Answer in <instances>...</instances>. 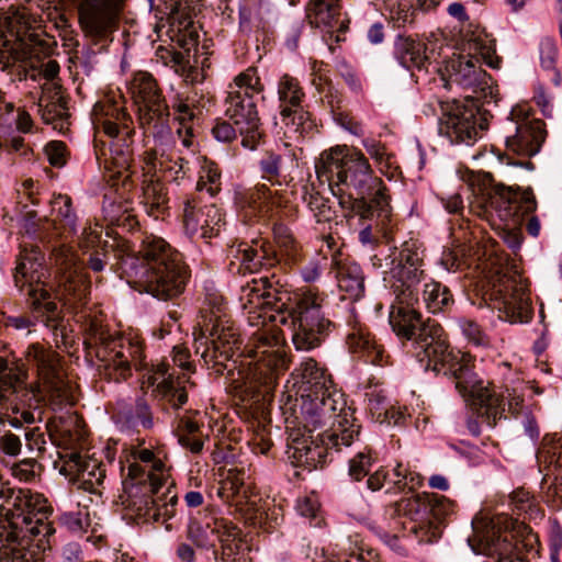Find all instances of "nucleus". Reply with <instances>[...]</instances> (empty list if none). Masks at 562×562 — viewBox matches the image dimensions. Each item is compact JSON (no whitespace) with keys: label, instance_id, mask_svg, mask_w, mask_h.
<instances>
[{"label":"nucleus","instance_id":"nucleus-32","mask_svg":"<svg viewBox=\"0 0 562 562\" xmlns=\"http://www.w3.org/2000/svg\"><path fill=\"white\" fill-rule=\"evenodd\" d=\"M249 475L244 468H232L218 488V496L241 513L255 509L257 501L250 491Z\"/></svg>","mask_w":562,"mask_h":562},{"label":"nucleus","instance_id":"nucleus-4","mask_svg":"<svg viewBox=\"0 0 562 562\" xmlns=\"http://www.w3.org/2000/svg\"><path fill=\"white\" fill-rule=\"evenodd\" d=\"M139 240L137 251L121 237L105 241L101 249L89 254L88 268L101 272L110 263L128 284L161 301L181 294L189 278L182 255L159 236L146 234Z\"/></svg>","mask_w":562,"mask_h":562},{"label":"nucleus","instance_id":"nucleus-22","mask_svg":"<svg viewBox=\"0 0 562 562\" xmlns=\"http://www.w3.org/2000/svg\"><path fill=\"white\" fill-rule=\"evenodd\" d=\"M224 225V215L215 204L201 206L194 199L184 200L182 228L190 239L206 240L216 237Z\"/></svg>","mask_w":562,"mask_h":562},{"label":"nucleus","instance_id":"nucleus-18","mask_svg":"<svg viewBox=\"0 0 562 562\" xmlns=\"http://www.w3.org/2000/svg\"><path fill=\"white\" fill-rule=\"evenodd\" d=\"M487 128V120L479 115L473 105L453 102L443 108L439 119V135L446 137L450 144L472 145Z\"/></svg>","mask_w":562,"mask_h":562},{"label":"nucleus","instance_id":"nucleus-49","mask_svg":"<svg viewBox=\"0 0 562 562\" xmlns=\"http://www.w3.org/2000/svg\"><path fill=\"white\" fill-rule=\"evenodd\" d=\"M279 110H291L303 105L305 92L297 78L284 74L277 85Z\"/></svg>","mask_w":562,"mask_h":562},{"label":"nucleus","instance_id":"nucleus-52","mask_svg":"<svg viewBox=\"0 0 562 562\" xmlns=\"http://www.w3.org/2000/svg\"><path fill=\"white\" fill-rule=\"evenodd\" d=\"M202 1L203 0H160L164 5V12L180 23L196 15L203 7Z\"/></svg>","mask_w":562,"mask_h":562},{"label":"nucleus","instance_id":"nucleus-62","mask_svg":"<svg viewBox=\"0 0 562 562\" xmlns=\"http://www.w3.org/2000/svg\"><path fill=\"white\" fill-rule=\"evenodd\" d=\"M238 130L233 122L216 120L212 126L211 134L221 143H231L237 138Z\"/></svg>","mask_w":562,"mask_h":562},{"label":"nucleus","instance_id":"nucleus-34","mask_svg":"<svg viewBox=\"0 0 562 562\" xmlns=\"http://www.w3.org/2000/svg\"><path fill=\"white\" fill-rule=\"evenodd\" d=\"M145 160L165 180L179 184L184 179H192L195 153L179 151L177 157L161 155L159 158L154 153H146Z\"/></svg>","mask_w":562,"mask_h":562},{"label":"nucleus","instance_id":"nucleus-31","mask_svg":"<svg viewBox=\"0 0 562 562\" xmlns=\"http://www.w3.org/2000/svg\"><path fill=\"white\" fill-rule=\"evenodd\" d=\"M469 546L475 554L486 557L483 562H527L514 553L515 546L509 535L498 530L490 529L477 539H470Z\"/></svg>","mask_w":562,"mask_h":562},{"label":"nucleus","instance_id":"nucleus-63","mask_svg":"<svg viewBox=\"0 0 562 562\" xmlns=\"http://www.w3.org/2000/svg\"><path fill=\"white\" fill-rule=\"evenodd\" d=\"M415 9L408 3H400L391 11V19L396 27H405L415 21Z\"/></svg>","mask_w":562,"mask_h":562},{"label":"nucleus","instance_id":"nucleus-50","mask_svg":"<svg viewBox=\"0 0 562 562\" xmlns=\"http://www.w3.org/2000/svg\"><path fill=\"white\" fill-rule=\"evenodd\" d=\"M269 11L265 0H244L239 4V30L250 33L263 27V16Z\"/></svg>","mask_w":562,"mask_h":562},{"label":"nucleus","instance_id":"nucleus-27","mask_svg":"<svg viewBox=\"0 0 562 562\" xmlns=\"http://www.w3.org/2000/svg\"><path fill=\"white\" fill-rule=\"evenodd\" d=\"M393 57L409 71H426L436 60V52L417 35L397 34L393 43Z\"/></svg>","mask_w":562,"mask_h":562},{"label":"nucleus","instance_id":"nucleus-53","mask_svg":"<svg viewBox=\"0 0 562 562\" xmlns=\"http://www.w3.org/2000/svg\"><path fill=\"white\" fill-rule=\"evenodd\" d=\"M375 461L376 458L372 449L366 447L350 458L348 462V476L352 482H361L370 474Z\"/></svg>","mask_w":562,"mask_h":562},{"label":"nucleus","instance_id":"nucleus-30","mask_svg":"<svg viewBox=\"0 0 562 562\" xmlns=\"http://www.w3.org/2000/svg\"><path fill=\"white\" fill-rule=\"evenodd\" d=\"M479 60L460 58L452 64L450 78L460 87L472 90L474 98L490 103L494 98L491 76L479 65Z\"/></svg>","mask_w":562,"mask_h":562},{"label":"nucleus","instance_id":"nucleus-42","mask_svg":"<svg viewBox=\"0 0 562 562\" xmlns=\"http://www.w3.org/2000/svg\"><path fill=\"white\" fill-rule=\"evenodd\" d=\"M140 204L144 211L154 218L164 217L169 210L167 188L160 180L145 181L142 188Z\"/></svg>","mask_w":562,"mask_h":562},{"label":"nucleus","instance_id":"nucleus-6","mask_svg":"<svg viewBox=\"0 0 562 562\" xmlns=\"http://www.w3.org/2000/svg\"><path fill=\"white\" fill-rule=\"evenodd\" d=\"M315 172L321 183H327L333 194L340 187L353 188L358 198L350 200L352 213L366 215L371 207L378 209V217H386L389 211L387 188L376 177L364 154L357 148L335 146L321 154L315 162Z\"/></svg>","mask_w":562,"mask_h":562},{"label":"nucleus","instance_id":"nucleus-36","mask_svg":"<svg viewBox=\"0 0 562 562\" xmlns=\"http://www.w3.org/2000/svg\"><path fill=\"white\" fill-rule=\"evenodd\" d=\"M212 535H216L221 543V551L211 548L216 562H241L239 551L243 548L240 530L232 521L214 519Z\"/></svg>","mask_w":562,"mask_h":562},{"label":"nucleus","instance_id":"nucleus-15","mask_svg":"<svg viewBox=\"0 0 562 562\" xmlns=\"http://www.w3.org/2000/svg\"><path fill=\"white\" fill-rule=\"evenodd\" d=\"M130 90L138 105L140 127L155 138L169 135V106L154 76L147 71L135 72Z\"/></svg>","mask_w":562,"mask_h":562},{"label":"nucleus","instance_id":"nucleus-21","mask_svg":"<svg viewBox=\"0 0 562 562\" xmlns=\"http://www.w3.org/2000/svg\"><path fill=\"white\" fill-rule=\"evenodd\" d=\"M53 259L59 274V286L64 294L76 302H83L90 292V280L86 265L69 246L59 245L53 250Z\"/></svg>","mask_w":562,"mask_h":562},{"label":"nucleus","instance_id":"nucleus-64","mask_svg":"<svg viewBox=\"0 0 562 562\" xmlns=\"http://www.w3.org/2000/svg\"><path fill=\"white\" fill-rule=\"evenodd\" d=\"M44 150L53 167L60 168L66 164V145L63 142H49Z\"/></svg>","mask_w":562,"mask_h":562},{"label":"nucleus","instance_id":"nucleus-19","mask_svg":"<svg viewBox=\"0 0 562 562\" xmlns=\"http://www.w3.org/2000/svg\"><path fill=\"white\" fill-rule=\"evenodd\" d=\"M74 3L85 36L101 41L115 31L124 0H74Z\"/></svg>","mask_w":562,"mask_h":562},{"label":"nucleus","instance_id":"nucleus-24","mask_svg":"<svg viewBox=\"0 0 562 562\" xmlns=\"http://www.w3.org/2000/svg\"><path fill=\"white\" fill-rule=\"evenodd\" d=\"M232 260L229 270L238 273H258L277 267L274 247L265 239H252L250 243L240 241L229 248Z\"/></svg>","mask_w":562,"mask_h":562},{"label":"nucleus","instance_id":"nucleus-37","mask_svg":"<svg viewBox=\"0 0 562 562\" xmlns=\"http://www.w3.org/2000/svg\"><path fill=\"white\" fill-rule=\"evenodd\" d=\"M67 101L61 94L59 83L43 86V92L38 101V112L46 124H54V127L63 126L68 116Z\"/></svg>","mask_w":562,"mask_h":562},{"label":"nucleus","instance_id":"nucleus-5","mask_svg":"<svg viewBox=\"0 0 562 562\" xmlns=\"http://www.w3.org/2000/svg\"><path fill=\"white\" fill-rule=\"evenodd\" d=\"M29 367L36 372L37 382L27 383V369L22 362L9 363L0 357V407L20 413L25 422L35 420L32 408L47 400L53 409L74 404L71 387L65 379L60 356L50 346L31 344L25 352Z\"/></svg>","mask_w":562,"mask_h":562},{"label":"nucleus","instance_id":"nucleus-43","mask_svg":"<svg viewBox=\"0 0 562 562\" xmlns=\"http://www.w3.org/2000/svg\"><path fill=\"white\" fill-rule=\"evenodd\" d=\"M422 291V301L426 310L431 314L445 313L450 310L454 303L450 289L434 279L424 280Z\"/></svg>","mask_w":562,"mask_h":562},{"label":"nucleus","instance_id":"nucleus-57","mask_svg":"<svg viewBox=\"0 0 562 562\" xmlns=\"http://www.w3.org/2000/svg\"><path fill=\"white\" fill-rule=\"evenodd\" d=\"M214 521L201 522L198 517L191 516L187 526V538L191 540L194 546L202 549L214 548V542L210 540L209 533H212Z\"/></svg>","mask_w":562,"mask_h":562},{"label":"nucleus","instance_id":"nucleus-23","mask_svg":"<svg viewBox=\"0 0 562 562\" xmlns=\"http://www.w3.org/2000/svg\"><path fill=\"white\" fill-rule=\"evenodd\" d=\"M543 482H550L546 494L547 501L554 508H562V438L546 435L537 452Z\"/></svg>","mask_w":562,"mask_h":562},{"label":"nucleus","instance_id":"nucleus-25","mask_svg":"<svg viewBox=\"0 0 562 562\" xmlns=\"http://www.w3.org/2000/svg\"><path fill=\"white\" fill-rule=\"evenodd\" d=\"M494 294L504 305V312L510 323H528L532 318V308L526 285L518 277L503 276L494 285Z\"/></svg>","mask_w":562,"mask_h":562},{"label":"nucleus","instance_id":"nucleus-16","mask_svg":"<svg viewBox=\"0 0 562 562\" xmlns=\"http://www.w3.org/2000/svg\"><path fill=\"white\" fill-rule=\"evenodd\" d=\"M507 120L506 150L526 158L537 155L548 135L544 122L533 117L527 104L515 105Z\"/></svg>","mask_w":562,"mask_h":562},{"label":"nucleus","instance_id":"nucleus-3","mask_svg":"<svg viewBox=\"0 0 562 562\" xmlns=\"http://www.w3.org/2000/svg\"><path fill=\"white\" fill-rule=\"evenodd\" d=\"M299 371V418L305 432L302 438H293L291 448L299 461L318 467L326 462L330 450L340 451L359 440L361 425L325 367L306 358Z\"/></svg>","mask_w":562,"mask_h":562},{"label":"nucleus","instance_id":"nucleus-35","mask_svg":"<svg viewBox=\"0 0 562 562\" xmlns=\"http://www.w3.org/2000/svg\"><path fill=\"white\" fill-rule=\"evenodd\" d=\"M112 419L121 430H134L139 427L149 430L154 428L157 420L149 403L143 395L137 396L133 404L119 402Z\"/></svg>","mask_w":562,"mask_h":562},{"label":"nucleus","instance_id":"nucleus-14","mask_svg":"<svg viewBox=\"0 0 562 562\" xmlns=\"http://www.w3.org/2000/svg\"><path fill=\"white\" fill-rule=\"evenodd\" d=\"M485 213L494 214L501 224L496 226L498 236L512 249L521 245V234L518 231L524 217L537 209V201L531 189L513 191L503 184H497L484 194Z\"/></svg>","mask_w":562,"mask_h":562},{"label":"nucleus","instance_id":"nucleus-38","mask_svg":"<svg viewBox=\"0 0 562 562\" xmlns=\"http://www.w3.org/2000/svg\"><path fill=\"white\" fill-rule=\"evenodd\" d=\"M273 236L277 247L274 249L277 267L292 269L297 266L302 261L303 254L291 229L283 224H277L273 227Z\"/></svg>","mask_w":562,"mask_h":562},{"label":"nucleus","instance_id":"nucleus-45","mask_svg":"<svg viewBox=\"0 0 562 562\" xmlns=\"http://www.w3.org/2000/svg\"><path fill=\"white\" fill-rule=\"evenodd\" d=\"M194 169H198L195 189L215 196L222 190V175L217 164L205 156L195 154Z\"/></svg>","mask_w":562,"mask_h":562},{"label":"nucleus","instance_id":"nucleus-54","mask_svg":"<svg viewBox=\"0 0 562 562\" xmlns=\"http://www.w3.org/2000/svg\"><path fill=\"white\" fill-rule=\"evenodd\" d=\"M4 416L0 417V457L15 458L21 453L22 440L21 434L13 432L7 428L8 415H12L11 411L5 409Z\"/></svg>","mask_w":562,"mask_h":562},{"label":"nucleus","instance_id":"nucleus-60","mask_svg":"<svg viewBox=\"0 0 562 562\" xmlns=\"http://www.w3.org/2000/svg\"><path fill=\"white\" fill-rule=\"evenodd\" d=\"M540 65L544 70L554 71L557 75L558 48L555 41L551 37H543L539 44Z\"/></svg>","mask_w":562,"mask_h":562},{"label":"nucleus","instance_id":"nucleus-1","mask_svg":"<svg viewBox=\"0 0 562 562\" xmlns=\"http://www.w3.org/2000/svg\"><path fill=\"white\" fill-rule=\"evenodd\" d=\"M424 258V245L414 238L390 248L387 254L380 252L370 258L372 267L382 270L385 285L395 296L389 315L392 330L425 370L453 378L459 393L479 406L482 422L495 427L506 404L514 408L524 400L520 396L509 400L508 391L507 396L498 395L484 385L473 371L470 359L450 349L442 327L434 321L423 319L418 307L419 285L427 278Z\"/></svg>","mask_w":562,"mask_h":562},{"label":"nucleus","instance_id":"nucleus-33","mask_svg":"<svg viewBox=\"0 0 562 562\" xmlns=\"http://www.w3.org/2000/svg\"><path fill=\"white\" fill-rule=\"evenodd\" d=\"M330 273L337 281L341 292L350 300H359L364 294V274L355 260L344 257L340 252L333 255Z\"/></svg>","mask_w":562,"mask_h":562},{"label":"nucleus","instance_id":"nucleus-41","mask_svg":"<svg viewBox=\"0 0 562 562\" xmlns=\"http://www.w3.org/2000/svg\"><path fill=\"white\" fill-rule=\"evenodd\" d=\"M226 303L224 297L216 293H207L201 310L200 321L194 330H200L205 337L206 333H214L221 322H227Z\"/></svg>","mask_w":562,"mask_h":562},{"label":"nucleus","instance_id":"nucleus-44","mask_svg":"<svg viewBox=\"0 0 562 562\" xmlns=\"http://www.w3.org/2000/svg\"><path fill=\"white\" fill-rule=\"evenodd\" d=\"M50 216L55 229L61 234L75 236L77 234V215L72 210L71 199L68 195L58 194L50 201Z\"/></svg>","mask_w":562,"mask_h":562},{"label":"nucleus","instance_id":"nucleus-8","mask_svg":"<svg viewBox=\"0 0 562 562\" xmlns=\"http://www.w3.org/2000/svg\"><path fill=\"white\" fill-rule=\"evenodd\" d=\"M165 464L149 449L134 453V462L128 465L123 481L127 494L126 506L137 516L167 524L177 513L178 496L164 473Z\"/></svg>","mask_w":562,"mask_h":562},{"label":"nucleus","instance_id":"nucleus-12","mask_svg":"<svg viewBox=\"0 0 562 562\" xmlns=\"http://www.w3.org/2000/svg\"><path fill=\"white\" fill-rule=\"evenodd\" d=\"M85 344L87 348L94 350L103 374L109 380H126L131 375L132 367L136 370L143 367V349L138 342L112 335L95 323L90 324Z\"/></svg>","mask_w":562,"mask_h":562},{"label":"nucleus","instance_id":"nucleus-46","mask_svg":"<svg viewBox=\"0 0 562 562\" xmlns=\"http://www.w3.org/2000/svg\"><path fill=\"white\" fill-rule=\"evenodd\" d=\"M469 48L480 55L482 60L491 68H498L501 59L496 55L495 40L485 30L475 27L465 34Z\"/></svg>","mask_w":562,"mask_h":562},{"label":"nucleus","instance_id":"nucleus-13","mask_svg":"<svg viewBox=\"0 0 562 562\" xmlns=\"http://www.w3.org/2000/svg\"><path fill=\"white\" fill-rule=\"evenodd\" d=\"M42 260L43 257L37 249L21 254L14 273L15 286L31 299L34 310L41 313L43 322L54 335L60 331L61 338L65 339V326L59 307L50 300V293L45 288L47 269Z\"/></svg>","mask_w":562,"mask_h":562},{"label":"nucleus","instance_id":"nucleus-9","mask_svg":"<svg viewBox=\"0 0 562 562\" xmlns=\"http://www.w3.org/2000/svg\"><path fill=\"white\" fill-rule=\"evenodd\" d=\"M91 120L97 136L103 134L109 138L108 149L116 168L110 178L117 177L125 186L134 154L135 125L124 98L115 93L104 94L94 103Z\"/></svg>","mask_w":562,"mask_h":562},{"label":"nucleus","instance_id":"nucleus-59","mask_svg":"<svg viewBox=\"0 0 562 562\" xmlns=\"http://www.w3.org/2000/svg\"><path fill=\"white\" fill-rule=\"evenodd\" d=\"M31 79L44 78L48 83H56L54 80L57 78L60 67L55 59L41 60L40 58L32 63ZM46 86V83L44 85Z\"/></svg>","mask_w":562,"mask_h":562},{"label":"nucleus","instance_id":"nucleus-61","mask_svg":"<svg viewBox=\"0 0 562 562\" xmlns=\"http://www.w3.org/2000/svg\"><path fill=\"white\" fill-rule=\"evenodd\" d=\"M440 265L448 272H459L468 267L462 249H445L440 258Z\"/></svg>","mask_w":562,"mask_h":562},{"label":"nucleus","instance_id":"nucleus-55","mask_svg":"<svg viewBox=\"0 0 562 562\" xmlns=\"http://www.w3.org/2000/svg\"><path fill=\"white\" fill-rule=\"evenodd\" d=\"M453 324L470 344L476 347L490 345V337L476 321L460 316L453 319Z\"/></svg>","mask_w":562,"mask_h":562},{"label":"nucleus","instance_id":"nucleus-48","mask_svg":"<svg viewBox=\"0 0 562 562\" xmlns=\"http://www.w3.org/2000/svg\"><path fill=\"white\" fill-rule=\"evenodd\" d=\"M41 406V403L38 404ZM35 411H38V415L41 414L40 407L32 408V412L35 414ZM12 415H8V425L14 428L21 434V438L25 439V445L29 450L34 451H43L45 450V437L44 434L40 430L38 427H32L36 420L29 423L23 419L20 413H13ZM34 418L37 419L34 415Z\"/></svg>","mask_w":562,"mask_h":562},{"label":"nucleus","instance_id":"nucleus-11","mask_svg":"<svg viewBox=\"0 0 562 562\" xmlns=\"http://www.w3.org/2000/svg\"><path fill=\"white\" fill-rule=\"evenodd\" d=\"M392 515L409 520V530L419 542H434L441 537L443 527L456 514V504L442 495L414 494L395 502Z\"/></svg>","mask_w":562,"mask_h":562},{"label":"nucleus","instance_id":"nucleus-47","mask_svg":"<svg viewBox=\"0 0 562 562\" xmlns=\"http://www.w3.org/2000/svg\"><path fill=\"white\" fill-rule=\"evenodd\" d=\"M391 211L392 209L391 205L389 204L386 217L381 221L378 217L376 207H371L370 213L366 215L353 213V215L359 216V220L361 222L362 227L359 231L358 239L362 246L373 248L379 244L380 235L390 221Z\"/></svg>","mask_w":562,"mask_h":562},{"label":"nucleus","instance_id":"nucleus-39","mask_svg":"<svg viewBox=\"0 0 562 562\" xmlns=\"http://www.w3.org/2000/svg\"><path fill=\"white\" fill-rule=\"evenodd\" d=\"M339 0H310L306 7V18L316 27H328L330 30L344 29L339 20Z\"/></svg>","mask_w":562,"mask_h":562},{"label":"nucleus","instance_id":"nucleus-51","mask_svg":"<svg viewBox=\"0 0 562 562\" xmlns=\"http://www.w3.org/2000/svg\"><path fill=\"white\" fill-rule=\"evenodd\" d=\"M385 474L387 475L386 483L398 491L408 488L409 492H413L423 484L420 474L411 471L408 467L402 463H397L396 467L391 470L385 469Z\"/></svg>","mask_w":562,"mask_h":562},{"label":"nucleus","instance_id":"nucleus-29","mask_svg":"<svg viewBox=\"0 0 562 562\" xmlns=\"http://www.w3.org/2000/svg\"><path fill=\"white\" fill-rule=\"evenodd\" d=\"M347 326L346 344L351 353L374 366L383 367L390 363V356L385 352L384 347L355 316L349 317Z\"/></svg>","mask_w":562,"mask_h":562},{"label":"nucleus","instance_id":"nucleus-2","mask_svg":"<svg viewBox=\"0 0 562 562\" xmlns=\"http://www.w3.org/2000/svg\"><path fill=\"white\" fill-rule=\"evenodd\" d=\"M263 282L266 304L272 305L276 314L267 311L250 310L248 323L257 330L252 333L254 347L251 357L254 367L247 374L248 389L261 394L262 397L273 392L278 384L281 371L288 368V359L284 351V338L271 323L286 325L291 333V340L297 351H311L318 348L328 335L333 323L324 316L322 311L323 300L315 293H295L293 297L286 290L273 286L267 278Z\"/></svg>","mask_w":562,"mask_h":562},{"label":"nucleus","instance_id":"nucleus-58","mask_svg":"<svg viewBox=\"0 0 562 562\" xmlns=\"http://www.w3.org/2000/svg\"><path fill=\"white\" fill-rule=\"evenodd\" d=\"M303 200L318 223L330 220L331 207L328 205V200L322 196L319 192L305 188Z\"/></svg>","mask_w":562,"mask_h":562},{"label":"nucleus","instance_id":"nucleus-56","mask_svg":"<svg viewBox=\"0 0 562 562\" xmlns=\"http://www.w3.org/2000/svg\"><path fill=\"white\" fill-rule=\"evenodd\" d=\"M367 409L371 418L376 422L386 420L387 408L391 405L382 389L370 386L366 391Z\"/></svg>","mask_w":562,"mask_h":562},{"label":"nucleus","instance_id":"nucleus-20","mask_svg":"<svg viewBox=\"0 0 562 562\" xmlns=\"http://www.w3.org/2000/svg\"><path fill=\"white\" fill-rule=\"evenodd\" d=\"M221 323L214 333H206L205 337L200 330L193 333L195 353L200 355L206 366L213 363L217 374H223L227 368L225 361L233 357L234 350L240 345V336L234 323L228 318L227 322Z\"/></svg>","mask_w":562,"mask_h":562},{"label":"nucleus","instance_id":"nucleus-17","mask_svg":"<svg viewBox=\"0 0 562 562\" xmlns=\"http://www.w3.org/2000/svg\"><path fill=\"white\" fill-rule=\"evenodd\" d=\"M257 167L260 178L269 184L257 183L247 190L245 193L247 203L252 209H266L267 211L282 206L285 202L283 191L272 189V187H288L291 181L289 175L284 173L282 155L273 150H266L258 160Z\"/></svg>","mask_w":562,"mask_h":562},{"label":"nucleus","instance_id":"nucleus-28","mask_svg":"<svg viewBox=\"0 0 562 562\" xmlns=\"http://www.w3.org/2000/svg\"><path fill=\"white\" fill-rule=\"evenodd\" d=\"M60 473L78 488L90 493H98L105 479V470L98 460L86 459L78 452L66 454Z\"/></svg>","mask_w":562,"mask_h":562},{"label":"nucleus","instance_id":"nucleus-10","mask_svg":"<svg viewBox=\"0 0 562 562\" xmlns=\"http://www.w3.org/2000/svg\"><path fill=\"white\" fill-rule=\"evenodd\" d=\"M265 87L257 68L249 67L229 85L225 99V115L234 123L241 137V146L255 150L265 138L258 113V101L263 99Z\"/></svg>","mask_w":562,"mask_h":562},{"label":"nucleus","instance_id":"nucleus-40","mask_svg":"<svg viewBox=\"0 0 562 562\" xmlns=\"http://www.w3.org/2000/svg\"><path fill=\"white\" fill-rule=\"evenodd\" d=\"M280 117L284 127V135L290 139L303 138L316 128L315 120L303 105L291 110H281Z\"/></svg>","mask_w":562,"mask_h":562},{"label":"nucleus","instance_id":"nucleus-7","mask_svg":"<svg viewBox=\"0 0 562 562\" xmlns=\"http://www.w3.org/2000/svg\"><path fill=\"white\" fill-rule=\"evenodd\" d=\"M52 508L38 493L12 487L0 474V541L26 548L31 542L49 548L55 529L48 520Z\"/></svg>","mask_w":562,"mask_h":562},{"label":"nucleus","instance_id":"nucleus-26","mask_svg":"<svg viewBox=\"0 0 562 562\" xmlns=\"http://www.w3.org/2000/svg\"><path fill=\"white\" fill-rule=\"evenodd\" d=\"M175 372H170L167 363L151 367L144 375L149 386H153V394L161 404L162 409L169 405L172 409L181 408L188 401V393L180 379L173 380Z\"/></svg>","mask_w":562,"mask_h":562}]
</instances>
